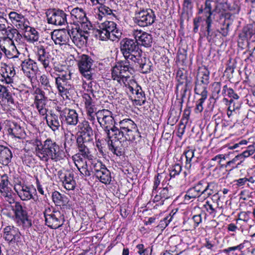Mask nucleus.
I'll list each match as a JSON object with an SVG mask.
<instances>
[{"label": "nucleus", "instance_id": "nucleus-1", "mask_svg": "<svg viewBox=\"0 0 255 255\" xmlns=\"http://www.w3.org/2000/svg\"><path fill=\"white\" fill-rule=\"evenodd\" d=\"M31 143L35 146L36 155L43 161L47 162L51 159L54 162H58L65 157L64 151L59 145L50 138L45 140L43 143L38 139L31 140Z\"/></svg>", "mask_w": 255, "mask_h": 255}, {"label": "nucleus", "instance_id": "nucleus-2", "mask_svg": "<svg viewBox=\"0 0 255 255\" xmlns=\"http://www.w3.org/2000/svg\"><path fill=\"white\" fill-rule=\"evenodd\" d=\"M114 134H112L115 138H123L125 137L128 141H139L141 138L140 133L138 131L136 125L133 121L129 119H125L117 123L114 130Z\"/></svg>", "mask_w": 255, "mask_h": 255}, {"label": "nucleus", "instance_id": "nucleus-3", "mask_svg": "<svg viewBox=\"0 0 255 255\" xmlns=\"http://www.w3.org/2000/svg\"><path fill=\"white\" fill-rule=\"evenodd\" d=\"M120 51L125 58L124 60L119 62H128L130 63L139 55L142 52L139 51V46L135 39L125 38L120 42Z\"/></svg>", "mask_w": 255, "mask_h": 255}, {"label": "nucleus", "instance_id": "nucleus-4", "mask_svg": "<svg viewBox=\"0 0 255 255\" xmlns=\"http://www.w3.org/2000/svg\"><path fill=\"white\" fill-rule=\"evenodd\" d=\"M97 119L108 138H112L115 131L117 122L112 116V113L108 110H99L97 113Z\"/></svg>", "mask_w": 255, "mask_h": 255}, {"label": "nucleus", "instance_id": "nucleus-5", "mask_svg": "<svg viewBox=\"0 0 255 255\" xmlns=\"http://www.w3.org/2000/svg\"><path fill=\"white\" fill-rule=\"evenodd\" d=\"M43 214L45 225L51 229H58L65 222L64 215L60 211L55 210L52 207H46Z\"/></svg>", "mask_w": 255, "mask_h": 255}, {"label": "nucleus", "instance_id": "nucleus-6", "mask_svg": "<svg viewBox=\"0 0 255 255\" xmlns=\"http://www.w3.org/2000/svg\"><path fill=\"white\" fill-rule=\"evenodd\" d=\"M130 64L128 62H118L113 67L112 76L114 80L118 83L123 84L126 87L128 79L129 78V73L132 71Z\"/></svg>", "mask_w": 255, "mask_h": 255}, {"label": "nucleus", "instance_id": "nucleus-7", "mask_svg": "<svg viewBox=\"0 0 255 255\" xmlns=\"http://www.w3.org/2000/svg\"><path fill=\"white\" fill-rule=\"evenodd\" d=\"M155 15L154 11L150 8H138L135 10L133 20L134 23L141 27H145L151 25L155 21Z\"/></svg>", "mask_w": 255, "mask_h": 255}, {"label": "nucleus", "instance_id": "nucleus-8", "mask_svg": "<svg viewBox=\"0 0 255 255\" xmlns=\"http://www.w3.org/2000/svg\"><path fill=\"white\" fill-rule=\"evenodd\" d=\"M176 79L178 82L176 89H178L180 86L185 84L181 89V98L186 97V93L190 91L192 88V78L188 76L187 72L184 69H178L176 72Z\"/></svg>", "mask_w": 255, "mask_h": 255}, {"label": "nucleus", "instance_id": "nucleus-9", "mask_svg": "<svg viewBox=\"0 0 255 255\" xmlns=\"http://www.w3.org/2000/svg\"><path fill=\"white\" fill-rule=\"evenodd\" d=\"M94 60L89 55L83 54L78 60V67L80 73L87 80L92 79L91 69Z\"/></svg>", "mask_w": 255, "mask_h": 255}, {"label": "nucleus", "instance_id": "nucleus-10", "mask_svg": "<svg viewBox=\"0 0 255 255\" xmlns=\"http://www.w3.org/2000/svg\"><path fill=\"white\" fill-rule=\"evenodd\" d=\"M60 118L67 127H75L79 123L78 114L74 109L65 108L60 111Z\"/></svg>", "mask_w": 255, "mask_h": 255}, {"label": "nucleus", "instance_id": "nucleus-11", "mask_svg": "<svg viewBox=\"0 0 255 255\" xmlns=\"http://www.w3.org/2000/svg\"><path fill=\"white\" fill-rule=\"evenodd\" d=\"M66 16L64 11L60 9H53L46 14L48 23L56 25H65L67 23Z\"/></svg>", "mask_w": 255, "mask_h": 255}, {"label": "nucleus", "instance_id": "nucleus-12", "mask_svg": "<svg viewBox=\"0 0 255 255\" xmlns=\"http://www.w3.org/2000/svg\"><path fill=\"white\" fill-rule=\"evenodd\" d=\"M56 75L55 84L58 91L61 94H66L70 88L69 80L71 79V73L70 72H64L61 74H56Z\"/></svg>", "mask_w": 255, "mask_h": 255}, {"label": "nucleus", "instance_id": "nucleus-13", "mask_svg": "<svg viewBox=\"0 0 255 255\" xmlns=\"http://www.w3.org/2000/svg\"><path fill=\"white\" fill-rule=\"evenodd\" d=\"M108 145L109 150L117 156H121L124 153V149L128 146V140L126 138H118L112 139L108 138Z\"/></svg>", "mask_w": 255, "mask_h": 255}, {"label": "nucleus", "instance_id": "nucleus-14", "mask_svg": "<svg viewBox=\"0 0 255 255\" xmlns=\"http://www.w3.org/2000/svg\"><path fill=\"white\" fill-rule=\"evenodd\" d=\"M14 190L22 200L28 201L30 199L35 200L33 194L36 193V190L33 186L16 185L14 186Z\"/></svg>", "mask_w": 255, "mask_h": 255}, {"label": "nucleus", "instance_id": "nucleus-15", "mask_svg": "<svg viewBox=\"0 0 255 255\" xmlns=\"http://www.w3.org/2000/svg\"><path fill=\"white\" fill-rule=\"evenodd\" d=\"M130 66L133 69V67L139 68L140 71L142 73H147L150 72L151 63L149 59L142 56V53L130 63Z\"/></svg>", "mask_w": 255, "mask_h": 255}, {"label": "nucleus", "instance_id": "nucleus-16", "mask_svg": "<svg viewBox=\"0 0 255 255\" xmlns=\"http://www.w3.org/2000/svg\"><path fill=\"white\" fill-rule=\"evenodd\" d=\"M67 33L77 47L81 48L86 45L88 36L81 30H77V28L75 30L68 29Z\"/></svg>", "mask_w": 255, "mask_h": 255}, {"label": "nucleus", "instance_id": "nucleus-17", "mask_svg": "<svg viewBox=\"0 0 255 255\" xmlns=\"http://www.w3.org/2000/svg\"><path fill=\"white\" fill-rule=\"evenodd\" d=\"M212 1V0H206L203 5L205 18L215 16L216 13H222L223 11L225 10L224 8L225 3H216L213 8Z\"/></svg>", "mask_w": 255, "mask_h": 255}, {"label": "nucleus", "instance_id": "nucleus-18", "mask_svg": "<svg viewBox=\"0 0 255 255\" xmlns=\"http://www.w3.org/2000/svg\"><path fill=\"white\" fill-rule=\"evenodd\" d=\"M132 35L134 39L137 41L138 45H141L144 47H150L152 42V35L141 30H134L132 32Z\"/></svg>", "mask_w": 255, "mask_h": 255}, {"label": "nucleus", "instance_id": "nucleus-19", "mask_svg": "<svg viewBox=\"0 0 255 255\" xmlns=\"http://www.w3.org/2000/svg\"><path fill=\"white\" fill-rule=\"evenodd\" d=\"M36 49L38 61L40 62L45 69L50 68L49 63L51 55L48 51V46L40 45L36 47Z\"/></svg>", "mask_w": 255, "mask_h": 255}, {"label": "nucleus", "instance_id": "nucleus-20", "mask_svg": "<svg viewBox=\"0 0 255 255\" xmlns=\"http://www.w3.org/2000/svg\"><path fill=\"white\" fill-rule=\"evenodd\" d=\"M21 66L25 75L31 80L35 76L38 71L36 62L30 59L23 61L21 64Z\"/></svg>", "mask_w": 255, "mask_h": 255}, {"label": "nucleus", "instance_id": "nucleus-21", "mask_svg": "<svg viewBox=\"0 0 255 255\" xmlns=\"http://www.w3.org/2000/svg\"><path fill=\"white\" fill-rule=\"evenodd\" d=\"M3 238L9 244H13L19 241L20 234L17 228L9 226L3 230Z\"/></svg>", "mask_w": 255, "mask_h": 255}, {"label": "nucleus", "instance_id": "nucleus-22", "mask_svg": "<svg viewBox=\"0 0 255 255\" xmlns=\"http://www.w3.org/2000/svg\"><path fill=\"white\" fill-rule=\"evenodd\" d=\"M102 28L107 30L109 33H111L110 40L114 41L119 38L122 35V32L117 28V24L113 21H106L100 24Z\"/></svg>", "mask_w": 255, "mask_h": 255}, {"label": "nucleus", "instance_id": "nucleus-23", "mask_svg": "<svg viewBox=\"0 0 255 255\" xmlns=\"http://www.w3.org/2000/svg\"><path fill=\"white\" fill-rule=\"evenodd\" d=\"M232 15L229 12H225L220 14V17L224 18V20L222 23V25L220 29L218 31L222 34L223 36H227L229 32V27L233 23V19L231 18Z\"/></svg>", "mask_w": 255, "mask_h": 255}, {"label": "nucleus", "instance_id": "nucleus-24", "mask_svg": "<svg viewBox=\"0 0 255 255\" xmlns=\"http://www.w3.org/2000/svg\"><path fill=\"white\" fill-rule=\"evenodd\" d=\"M51 36L56 44L61 45L66 43L69 36L67 33V30H54L51 32Z\"/></svg>", "mask_w": 255, "mask_h": 255}, {"label": "nucleus", "instance_id": "nucleus-25", "mask_svg": "<svg viewBox=\"0 0 255 255\" xmlns=\"http://www.w3.org/2000/svg\"><path fill=\"white\" fill-rule=\"evenodd\" d=\"M93 140L83 138V137H77V144L79 153L84 157H87L89 154V146L93 144Z\"/></svg>", "mask_w": 255, "mask_h": 255}, {"label": "nucleus", "instance_id": "nucleus-26", "mask_svg": "<svg viewBox=\"0 0 255 255\" xmlns=\"http://www.w3.org/2000/svg\"><path fill=\"white\" fill-rule=\"evenodd\" d=\"M61 180L62 181L64 188L67 190H73L75 189L76 183L74 179L73 172L67 171L63 175H61Z\"/></svg>", "mask_w": 255, "mask_h": 255}, {"label": "nucleus", "instance_id": "nucleus-27", "mask_svg": "<svg viewBox=\"0 0 255 255\" xmlns=\"http://www.w3.org/2000/svg\"><path fill=\"white\" fill-rule=\"evenodd\" d=\"M5 66L3 69L1 70L2 73L0 74L1 78L0 80L3 83L9 84L13 83L15 72L13 67Z\"/></svg>", "mask_w": 255, "mask_h": 255}, {"label": "nucleus", "instance_id": "nucleus-28", "mask_svg": "<svg viewBox=\"0 0 255 255\" xmlns=\"http://www.w3.org/2000/svg\"><path fill=\"white\" fill-rule=\"evenodd\" d=\"M5 34L7 36L3 40V43L7 42L11 45L13 44V40L17 41L20 40L21 35L18 32L17 29L13 27L8 26V29L6 30Z\"/></svg>", "mask_w": 255, "mask_h": 255}, {"label": "nucleus", "instance_id": "nucleus-29", "mask_svg": "<svg viewBox=\"0 0 255 255\" xmlns=\"http://www.w3.org/2000/svg\"><path fill=\"white\" fill-rule=\"evenodd\" d=\"M78 127L81 132V135L78 137H85V139L93 140V130L88 122L84 121Z\"/></svg>", "mask_w": 255, "mask_h": 255}, {"label": "nucleus", "instance_id": "nucleus-30", "mask_svg": "<svg viewBox=\"0 0 255 255\" xmlns=\"http://www.w3.org/2000/svg\"><path fill=\"white\" fill-rule=\"evenodd\" d=\"M12 157L11 150L8 147L0 145V163L3 165H8Z\"/></svg>", "mask_w": 255, "mask_h": 255}, {"label": "nucleus", "instance_id": "nucleus-31", "mask_svg": "<svg viewBox=\"0 0 255 255\" xmlns=\"http://www.w3.org/2000/svg\"><path fill=\"white\" fill-rule=\"evenodd\" d=\"M10 184L9 178L6 174H4L0 177V192L2 196H10L11 188L8 186Z\"/></svg>", "mask_w": 255, "mask_h": 255}, {"label": "nucleus", "instance_id": "nucleus-32", "mask_svg": "<svg viewBox=\"0 0 255 255\" xmlns=\"http://www.w3.org/2000/svg\"><path fill=\"white\" fill-rule=\"evenodd\" d=\"M12 209L14 211L16 218L22 222L27 219V212L23 207L20 203L15 202L14 205L12 206Z\"/></svg>", "mask_w": 255, "mask_h": 255}, {"label": "nucleus", "instance_id": "nucleus-33", "mask_svg": "<svg viewBox=\"0 0 255 255\" xmlns=\"http://www.w3.org/2000/svg\"><path fill=\"white\" fill-rule=\"evenodd\" d=\"M45 119L48 126L53 131L58 129L61 124L63 123L62 120H61V121H59L58 116L55 114H51L50 116H46Z\"/></svg>", "mask_w": 255, "mask_h": 255}, {"label": "nucleus", "instance_id": "nucleus-34", "mask_svg": "<svg viewBox=\"0 0 255 255\" xmlns=\"http://www.w3.org/2000/svg\"><path fill=\"white\" fill-rule=\"evenodd\" d=\"M160 192L158 194H156L153 198L154 202L161 201L163 202L165 199H167L172 196V188L169 187H164L160 189Z\"/></svg>", "mask_w": 255, "mask_h": 255}, {"label": "nucleus", "instance_id": "nucleus-35", "mask_svg": "<svg viewBox=\"0 0 255 255\" xmlns=\"http://www.w3.org/2000/svg\"><path fill=\"white\" fill-rule=\"evenodd\" d=\"M70 14L74 23H79L83 20H87L86 13L82 8L79 7L73 8Z\"/></svg>", "mask_w": 255, "mask_h": 255}, {"label": "nucleus", "instance_id": "nucleus-36", "mask_svg": "<svg viewBox=\"0 0 255 255\" xmlns=\"http://www.w3.org/2000/svg\"><path fill=\"white\" fill-rule=\"evenodd\" d=\"M255 34V24H250L245 26L242 33L239 35L240 38L242 40L251 39Z\"/></svg>", "mask_w": 255, "mask_h": 255}, {"label": "nucleus", "instance_id": "nucleus-37", "mask_svg": "<svg viewBox=\"0 0 255 255\" xmlns=\"http://www.w3.org/2000/svg\"><path fill=\"white\" fill-rule=\"evenodd\" d=\"M218 184L213 181L207 182L205 186L204 192L203 193V197L207 198L211 195L215 196L218 192Z\"/></svg>", "mask_w": 255, "mask_h": 255}, {"label": "nucleus", "instance_id": "nucleus-38", "mask_svg": "<svg viewBox=\"0 0 255 255\" xmlns=\"http://www.w3.org/2000/svg\"><path fill=\"white\" fill-rule=\"evenodd\" d=\"M35 93L37 94L35 97L34 104L36 109L45 107L46 97L45 96L44 92L40 89H36Z\"/></svg>", "mask_w": 255, "mask_h": 255}, {"label": "nucleus", "instance_id": "nucleus-39", "mask_svg": "<svg viewBox=\"0 0 255 255\" xmlns=\"http://www.w3.org/2000/svg\"><path fill=\"white\" fill-rule=\"evenodd\" d=\"M23 31L25 32V37L27 38L29 41L34 42L38 40L39 33L34 27H30L28 25L27 28L24 29Z\"/></svg>", "mask_w": 255, "mask_h": 255}, {"label": "nucleus", "instance_id": "nucleus-40", "mask_svg": "<svg viewBox=\"0 0 255 255\" xmlns=\"http://www.w3.org/2000/svg\"><path fill=\"white\" fill-rule=\"evenodd\" d=\"M96 177L105 184H110L111 181V172L106 167L101 172H98Z\"/></svg>", "mask_w": 255, "mask_h": 255}, {"label": "nucleus", "instance_id": "nucleus-41", "mask_svg": "<svg viewBox=\"0 0 255 255\" xmlns=\"http://www.w3.org/2000/svg\"><path fill=\"white\" fill-rule=\"evenodd\" d=\"M222 95L224 96H227L231 98V100L229 101L230 104L233 103V100H238L239 98V95L235 92L234 90L232 88H228L226 85L223 87ZM223 100L227 102H228L226 98H224Z\"/></svg>", "mask_w": 255, "mask_h": 255}, {"label": "nucleus", "instance_id": "nucleus-42", "mask_svg": "<svg viewBox=\"0 0 255 255\" xmlns=\"http://www.w3.org/2000/svg\"><path fill=\"white\" fill-rule=\"evenodd\" d=\"M210 72L206 69H203L199 70L196 76V81L203 84V85H208L209 83Z\"/></svg>", "mask_w": 255, "mask_h": 255}, {"label": "nucleus", "instance_id": "nucleus-43", "mask_svg": "<svg viewBox=\"0 0 255 255\" xmlns=\"http://www.w3.org/2000/svg\"><path fill=\"white\" fill-rule=\"evenodd\" d=\"M8 132L13 136L20 138L23 134V129L17 123H13L8 128Z\"/></svg>", "mask_w": 255, "mask_h": 255}, {"label": "nucleus", "instance_id": "nucleus-44", "mask_svg": "<svg viewBox=\"0 0 255 255\" xmlns=\"http://www.w3.org/2000/svg\"><path fill=\"white\" fill-rule=\"evenodd\" d=\"M65 197L58 191H54L52 195V199L55 205L57 206H63L65 205L66 201Z\"/></svg>", "mask_w": 255, "mask_h": 255}, {"label": "nucleus", "instance_id": "nucleus-45", "mask_svg": "<svg viewBox=\"0 0 255 255\" xmlns=\"http://www.w3.org/2000/svg\"><path fill=\"white\" fill-rule=\"evenodd\" d=\"M208 85H203L197 81L195 82V87L194 91L195 94L200 95L201 97L207 98V88Z\"/></svg>", "mask_w": 255, "mask_h": 255}, {"label": "nucleus", "instance_id": "nucleus-46", "mask_svg": "<svg viewBox=\"0 0 255 255\" xmlns=\"http://www.w3.org/2000/svg\"><path fill=\"white\" fill-rule=\"evenodd\" d=\"M106 166L101 161L96 159L91 161L90 168L92 170V172L94 173L95 176L97 175L98 172H101L102 170Z\"/></svg>", "mask_w": 255, "mask_h": 255}, {"label": "nucleus", "instance_id": "nucleus-47", "mask_svg": "<svg viewBox=\"0 0 255 255\" xmlns=\"http://www.w3.org/2000/svg\"><path fill=\"white\" fill-rule=\"evenodd\" d=\"M200 196H201V195L193 186L187 191L184 196V199L186 201H189L191 199H195Z\"/></svg>", "mask_w": 255, "mask_h": 255}, {"label": "nucleus", "instance_id": "nucleus-48", "mask_svg": "<svg viewBox=\"0 0 255 255\" xmlns=\"http://www.w3.org/2000/svg\"><path fill=\"white\" fill-rule=\"evenodd\" d=\"M133 84L135 85L136 88L135 89V94L136 95V99L135 100L142 102V103L143 104L145 101V97L144 92L141 89V88L138 86L135 82H133Z\"/></svg>", "mask_w": 255, "mask_h": 255}, {"label": "nucleus", "instance_id": "nucleus-49", "mask_svg": "<svg viewBox=\"0 0 255 255\" xmlns=\"http://www.w3.org/2000/svg\"><path fill=\"white\" fill-rule=\"evenodd\" d=\"M29 24V21L25 18L24 15L22 16V18H20V19L17 21L16 23L13 24L17 29H20L22 31H23L24 29H26Z\"/></svg>", "mask_w": 255, "mask_h": 255}, {"label": "nucleus", "instance_id": "nucleus-50", "mask_svg": "<svg viewBox=\"0 0 255 255\" xmlns=\"http://www.w3.org/2000/svg\"><path fill=\"white\" fill-rule=\"evenodd\" d=\"M102 28L103 27L100 25L99 26V28L97 30L96 35L99 36L100 39L102 40H106L107 39L110 40L111 33H109L107 31V30Z\"/></svg>", "mask_w": 255, "mask_h": 255}, {"label": "nucleus", "instance_id": "nucleus-51", "mask_svg": "<svg viewBox=\"0 0 255 255\" xmlns=\"http://www.w3.org/2000/svg\"><path fill=\"white\" fill-rule=\"evenodd\" d=\"M88 80L89 81L88 82H83V88L84 90L90 92L92 94L93 96H94L93 92L97 89V83L95 81H90V80Z\"/></svg>", "mask_w": 255, "mask_h": 255}, {"label": "nucleus", "instance_id": "nucleus-52", "mask_svg": "<svg viewBox=\"0 0 255 255\" xmlns=\"http://www.w3.org/2000/svg\"><path fill=\"white\" fill-rule=\"evenodd\" d=\"M79 23L80 24V27L79 26L77 30H81L83 33L88 35V31L92 27V25L90 21L88 19V18H87L86 21L83 20L79 22Z\"/></svg>", "mask_w": 255, "mask_h": 255}, {"label": "nucleus", "instance_id": "nucleus-53", "mask_svg": "<svg viewBox=\"0 0 255 255\" xmlns=\"http://www.w3.org/2000/svg\"><path fill=\"white\" fill-rule=\"evenodd\" d=\"M195 150V149H189L184 152L186 159L185 166L187 168H190L191 166V161L194 157Z\"/></svg>", "mask_w": 255, "mask_h": 255}, {"label": "nucleus", "instance_id": "nucleus-54", "mask_svg": "<svg viewBox=\"0 0 255 255\" xmlns=\"http://www.w3.org/2000/svg\"><path fill=\"white\" fill-rule=\"evenodd\" d=\"M87 119L94 124L95 121V117H97L96 108L95 107L86 109Z\"/></svg>", "mask_w": 255, "mask_h": 255}, {"label": "nucleus", "instance_id": "nucleus-55", "mask_svg": "<svg viewBox=\"0 0 255 255\" xmlns=\"http://www.w3.org/2000/svg\"><path fill=\"white\" fill-rule=\"evenodd\" d=\"M83 98L85 103L86 108L95 107L93 100L89 94L84 93L83 95Z\"/></svg>", "mask_w": 255, "mask_h": 255}, {"label": "nucleus", "instance_id": "nucleus-56", "mask_svg": "<svg viewBox=\"0 0 255 255\" xmlns=\"http://www.w3.org/2000/svg\"><path fill=\"white\" fill-rule=\"evenodd\" d=\"M207 182V181L206 180L203 179L199 181L194 186L201 196H203V192H204V190L205 189Z\"/></svg>", "mask_w": 255, "mask_h": 255}, {"label": "nucleus", "instance_id": "nucleus-57", "mask_svg": "<svg viewBox=\"0 0 255 255\" xmlns=\"http://www.w3.org/2000/svg\"><path fill=\"white\" fill-rule=\"evenodd\" d=\"M100 5L101 6L99 7V11L100 13L105 16L113 15L115 16V14L113 13V10L110 7L103 5V4Z\"/></svg>", "mask_w": 255, "mask_h": 255}, {"label": "nucleus", "instance_id": "nucleus-58", "mask_svg": "<svg viewBox=\"0 0 255 255\" xmlns=\"http://www.w3.org/2000/svg\"><path fill=\"white\" fill-rule=\"evenodd\" d=\"M39 80L40 83L44 87V89L49 90L52 89L49 79L46 75L44 74L41 75Z\"/></svg>", "mask_w": 255, "mask_h": 255}, {"label": "nucleus", "instance_id": "nucleus-59", "mask_svg": "<svg viewBox=\"0 0 255 255\" xmlns=\"http://www.w3.org/2000/svg\"><path fill=\"white\" fill-rule=\"evenodd\" d=\"M182 170V167L179 164H175L173 165L170 172V177H175L180 174Z\"/></svg>", "mask_w": 255, "mask_h": 255}, {"label": "nucleus", "instance_id": "nucleus-60", "mask_svg": "<svg viewBox=\"0 0 255 255\" xmlns=\"http://www.w3.org/2000/svg\"><path fill=\"white\" fill-rule=\"evenodd\" d=\"M23 15L22 14L18 13L16 11H11L8 14L9 19L13 24L14 23H16L17 21H18L20 18H22Z\"/></svg>", "mask_w": 255, "mask_h": 255}, {"label": "nucleus", "instance_id": "nucleus-61", "mask_svg": "<svg viewBox=\"0 0 255 255\" xmlns=\"http://www.w3.org/2000/svg\"><path fill=\"white\" fill-rule=\"evenodd\" d=\"M215 27L205 26V29L206 32V36L208 41H210L213 38V37L216 36V34L215 33Z\"/></svg>", "mask_w": 255, "mask_h": 255}, {"label": "nucleus", "instance_id": "nucleus-62", "mask_svg": "<svg viewBox=\"0 0 255 255\" xmlns=\"http://www.w3.org/2000/svg\"><path fill=\"white\" fill-rule=\"evenodd\" d=\"M203 20L205 22V26L216 28L215 22L218 20H215V16L204 18Z\"/></svg>", "mask_w": 255, "mask_h": 255}, {"label": "nucleus", "instance_id": "nucleus-63", "mask_svg": "<svg viewBox=\"0 0 255 255\" xmlns=\"http://www.w3.org/2000/svg\"><path fill=\"white\" fill-rule=\"evenodd\" d=\"M176 113V112L173 110H171L169 113L168 122L170 123L171 125L176 123L178 120V117L175 115Z\"/></svg>", "mask_w": 255, "mask_h": 255}, {"label": "nucleus", "instance_id": "nucleus-64", "mask_svg": "<svg viewBox=\"0 0 255 255\" xmlns=\"http://www.w3.org/2000/svg\"><path fill=\"white\" fill-rule=\"evenodd\" d=\"M137 252L139 255H148L149 253V249L148 248H144L143 244H138L136 246Z\"/></svg>", "mask_w": 255, "mask_h": 255}]
</instances>
